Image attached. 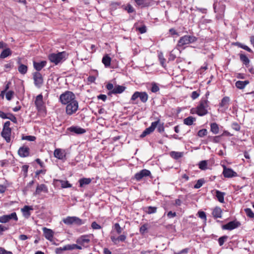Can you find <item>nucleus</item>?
Returning <instances> with one entry per match:
<instances>
[{
    "instance_id": "obj_21",
    "label": "nucleus",
    "mask_w": 254,
    "mask_h": 254,
    "mask_svg": "<svg viewBox=\"0 0 254 254\" xmlns=\"http://www.w3.org/2000/svg\"><path fill=\"white\" fill-rule=\"evenodd\" d=\"M47 62L42 61L40 62H33L34 68L37 70L36 72H39L44 67L46 66Z\"/></svg>"
},
{
    "instance_id": "obj_64",
    "label": "nucleus",
    "mask_w": 254,
    "mask_h": 254,
    "mask_svg": "<svg viewBox=\"0 0 254 254\" xmlns=\"http://www.w3.org/2000/svg\"><path fill=\"white\" fill-rule=\"evenodd\" d=\"M169 32H170V34H171L172 35H176L177 36H179V33L174 28H171L169 30Z\"/></svg>"
},
{
    "instance_id": "obj_9",
    "label": "nucleus",
    "mask_w": 254,
    "mask_h": 254,
    "mask_svg": "<svg viewBox=\"0 0 254 254\" xmlns=\"http://www.w3.org/2000/svg\"><path fill=\"white\" fill-rule=\"evenodd\" d=\"M33 78L35 86L37 88H40L44 82L43 77L41 73L39 72H33Z\"/></svg>"
},
{
    "instance_id": "obj_22",
    "label": "nucleus",
    "mask_w": 254,
    "mask_h": 254,
    "mask_svg": "<svg viewBox=\"0 0 254 254\" xmlns=\"http://www.w3.org/2000/svg\"><path fill=\"white\" fill-rule=\"evenodd\" d=\"M136 5L141 7H148L150 5L151 0H134Z\"/></svg>"
},
{
    "instance_id": "obj_16",
    "label": "nucleus",
    "mask_w": 254,
    "mask_h": 254,
    "mask_svg": "<svg viewBox=\"0 0 254 254\" xmlns=\"http://www.w3.org/2000/svg\"><path fill=\"white\" fill-rule=\"evenodd\" d=\"M54 156L60 160L65 159L66 154L65 151L60 148H57L54 152Z\"/></svg>"
},
{
    "instance_id": "obj_41",
    "label": "nucleus",
    "mask_w": 254,
    "mask_h": 254,
    "mask_svg": "<svg viewBox=\"0 0 254 254\" xmlns=\"http://www.w3.org/2000/svg\"><path fill=\"white\" fill-rule=\"evenodd\" d=\"M63 188H71L72 185L67 181L59 180Z\"/></svg>"
},
{
    "instance_id": "obj_6",
    "label": "nucleus",
    "mask_w": 254,
    "mask_h": 254,
    "mask_svg": "<svg viewBox=\"0 0 254 254\" xmlns=\"http://www.w3.org/2000/svg\"><path fill=\"white\" fill-rule=\"evenodd\" d=\"M138 98L142 103H145L148 100V95L146 92L136 91L132 95L130 100L132 101L133 103L137 104L138 100H137V99Z\"/></svg>"
},
{
    "instance_id": "obj_32",
    "label": "nucleus",
    "mask_w": 254,
    "mask_h": 254,
    "mask_svg": "<svg viewBox=\"0 0 254 254\" xmlns=\"http://www.w3.org/2000/svg\"><path fill=\"white\" fill-rule=\"evenodd\" d=\"M89 242L90 239L88 235L82 236L77 240V243L81 245H83L84 243H88Z\"/></svg>"
},
{
    "instance_id": "obj_5",
    "label": "nucleus",
    "mask_w": 254,
    "mask_h": 254,
    "mask_svg": "<svg viewBox=\"0 0 254 254\" xmlns=\"http://www.w3.org/2000/svg\"><path fill=\"white\" fill-rule=\"evenodd\" d=\"M197 40V38L194 36L186 35L180 38L177 46L178 47H183L186 45L194 43Z\"/></svg>"
},
{
    "instance_id": "obj_51",
    "label": "nucleus",
    "mask_w": 254,
    "mask_h": 254,
    "mask_svg": "<svg viewBox=\"0 0 254 254\" xmlns=\"http://www.w3.org/2000/svg\"><path fill=\"white\" fill-rule=\"evenodd\" d=\"M204 181L203 179L198 180L195 185L194 186L195 189L200 188L204 184Z\"/></svg>"
},
{
    "instance_id": "obj_11",
    "label": "nucleus",
    "mask_w": 254,
    "mask_h": 254,
    "mask_svg": "<svg viewBox=\"0 0 254 254\" xmlns=\"http://www.w3.org/2000/svg\"><path fill=\"white\" fill-rule=\"evenodd\" d=\"M241 223L239 221H233L223 225L222 228L223 230H232L239 227Z\"/></svg>"
},
{
    "instance_id": "obj_8",
    "label": "nucleus",
    "mask_w": 254,
    "mask_h": 254,
    "mask_svg": "<svg viewBox=\"0 0 254 254\" xmlns=\"http://www.w3.org/2000/svg\"><path fill=\"white\" fill-rule=\"evenodd\" d=\"M147 177H149L150 178H152L150 171L147 169H142L139 172L136 173L132 179L135 180L137 182H139Z\"/></svg>"
},
{
    "instance_id": "obj_7",
    "label": "nucleus",
    "mask_w": 254,
    "mask_h": 254,
    "mask_svg": "<svg viewBox=\"0 0 254 254\" xmlns=\"http://www.w3.org/2000/svg\"><path fill=\"white\" fill-rule=\"evenodd\" d=\"M78 109V103L75 100L66 104L65 112L67 115H72L76 113Z\"/></svg>"
},
{
    "instance_id": "obj_58",
    "label": "nucleus",
    "mask_w": 254,
    "mask_h": 254,
    "mask_svg": "<svg viewBox=\"0 0 254 254\" xmlns=\"http://www.w3.org/2000/svg\"><path fill=\"white\" fill-rule=\"evenodd\" d=\"M28 168L29 166L27 165H23L22 167V171L23 172L25 177L27 176Z\"/></svg>"
},
{
    "instance_id": "obj_56",
    "label": "nucleus",
    "mask_w": 254,
    "mask_h": 254,
    "mask_svg": "<svg viewBox=\"0 0 254 254\" xmlns=\"http://www.w3.org/2000/svg\"><path fill=\"white\" fill-rule=\"evenodd\" d=\"M125 10H126L129 13H132L135 11L134 8L130 4H128L126 6Z\"/></svg>"
},
{
    "instance_id": "obj_44",
    "label": "nucleus",
    "mask_w": 254,
    "mask_h": 254,
    "mask_svg": "<svg viewBox=\"0 0 254 254\" xmlns=\"http://www.w3.org/2000/svg\"><path fill=\"white\" fill-rule=\"evenodd\" d=\"M159 89L160 88L156 83L152 82L151 83V91L152 92L156 93L159 90Z\"/></svg>"
},
{
    "instance_id": "obj_28",
    "label": "nucleus",
    "mask_w": 254,
    "mask_h": 254,
    "mask_svg": "<svg viewBox=\"0 0 254 254\" xmlns=\"http://www.w3.org/2000/svg\"><path fill=\"white\" fill-rule=\"evenodd\" d=\"M102 62L106 67H109L111 64V58L107 54L103 57Z\"/></svg>"
},
{
    "instance_id": "obj_49",
    "label": "nucleus",
    "mask_w": 254,
    "mask_h": 254,
    "mask_svg": "<svg viewBox=\"0 0 254 254\" xmlns=\"http://www.w3.org/2000/svg\"><path fill=\"white\" fill-rule=\"evenodd\" d=\"M226 131H225L223 134H222L220 135H217L214 136V139H213V143H217L221 141L222 137L224 135V133H225Z\"/></svg>"
},
{
    "instance_id": "obj_63",
    "label": "nucleus",
    "mask_w": 254,
    "mask_h": 254,
    "mask_svg": "<svg viewBox=\"0 0 254 254\" xmlns=\"http://www.w3.org/2000/svg\"><path fill=\"white\" fill-rule=\"evenodd\" d=\"M115 86H114V85L111 83H108L106 85V88H107V89L108 90H109V91H112V90L114 89Z\"/></svg>"
},
{
    "instance_id": "obj_62",
    "label": "nucleus",
    "mask_w": 254,
    "mask_h": 254,
    "mask_svg": "<svg viewBox=\"0 0 254 254\" xmlns=\"http://www.w3.org/2000/svg\"><path fill=\"white\" fill-rule=\"evenodd\" d=\"M0 254H13L11 252L7 251L4 248L0 247Z\"/></svg>"
},
{
    "instance_id": "obj_53",
    "label": "nucleus",
    "mask_w": 254,
    "mask_h": 254,
    "mask_svg": "<svg viewBox=\"0 0 254 254\" xmlns=\"http://www.w3.org/2000/svg\"><path fill=\"white\" fill-rule=\"evenodd\" d=\"M14 92L13 91H9L6 93V98L7 100L10 101L13 95H14Z\"/></svg>"
},
{
    "instance_id": "obj_14",
    "label": "nucleus",
    "mask_w": 254,
    "mask_h": 254,
    "mask_svg": "<svg viewBox=\"0 0 254 254\" xmlns=\"http://www.w3.org/2000/svg\"><path fill=\"white\" fill-rule=\"evenodd\" d=\"M126 87L124 86L117 85L115 86L113 90L109 91L108 95L111 96L112 94H121L123 93L126 89Z\"/></svg>"
},
{
    "instance_id": "obj_23",
    "label": "nucleus",
    "mask_w": 254,
    "mask_h": 254,
    "mask_svg": "<svg viewBox=\"0 0 254 254\" xmlns=\"http://www.w3.org/2000/svg\"><path fill=\"white\" fill-rule=\"evenodd\" d=\"M230 101V98L228 96L223 97L221 102L219 103V107L220 108H223L225 109H228Z\"/></svg>"
},
{
    "instance_id": "obj_3",
    "label": "nucleus",
    "mask_w": 254,
    "mask_h": 254,
    "mask_svg": "<svg viewBox=\"0 0 254 254\" xmlns=\"http://www.w3.org/2000/svg\"><path fill=\"white\" fill-rule=\"evenodd\" d=\"M66 53L65 52H59L57 54L52 53L49 55L48 59L51 63L57 65L66 59Z\"/></svg>"
},
{
    "instance_id": "obj_25",
    "label": "nucleus",
    "mask_w": 254,
    "mask_h": 254,
    "mask_svg": "<svg viewBox=\"0 0 254 254\" xmlns=\"http://www.w3.org/2000/svg\"><path fill=\"white\" fill-rule=\"evenodd\" d=\"M92 180L90 178H83L78 180L79 187L84 188L86 185L90 184Z\"/></svg>"
},
{
    "instance_id": "obj_13",
    "label": "nucleus",
    "mask_w": 254,
    "mask_h": 254,
    "mask_svg": "<svg viewBox=\"0 0 254 254\" xmlns=\"http://www.w3.org/2000/svg\"><path fill=\"white\" fill-rule=\"evenodd\" d=\"M223 174L225 178H232L237 176L236 172H234L232 169L227 168L226 166H223Z\"/></svg>"
},
{
    "instance_id": "obj_15",
    "label": "nucleus",
    "mask_w": 254,
    "mask_h": 254,
    "mask_svg": "<svg viewBox=\"0 0 254 254\" xmlns=\"http://www.w3.org/2000/svg\"><path fill=\"white\" fill-rule=\"evenodd\" d=\"M43 231L45 238L49 241L52 242L54 234L53 231L46 227H44L43 228Z\"/></svg>"
},
{
    "instance_id": "obj_54",
    "label": "nucleus",
    "mask_w": 254,
    "mask_h": 254,
    "mask_svg": "<svg viewBox=\"0 0 254 254\" xmlns=\"http://www.w3.org/2000/svg\"><path fill=\"white\" fill-rule=\"evenodd\" d=\"M197 214L199 218L203 219L205 222L206 221V214L204 211H199Z\"/></svg>"
},
{
    "instance_id": "obj_27",
    "label": "nucleus",
    "mask_w": 254,
    "mask_h": 254,
    "mask_svg": "<svg viewBox=\"0 0 254 254\" xmlns=\"http://www.w3.org/2000/svg\"><path fill=\"white\" fill-rule=\"evenodd\" d=\"M222 211L221 208L219 207H216L213 210L212 215L214 217L221 218L222 217Z\"/></svg>"
},
{
    "instance_id": "obj_31",
    "label": "nucleus",
    "mask_w": 254,
    "mask_h": 254,
    "mask_svg": "<svg viewBox=\"0 0 254 254\" xmlns=\"http://www.w3.org/2000/svg\"><path fill=\"white\" fill-rule=\"evenodd\" d=\"M249 83V81L248 80L245 81H238L236 82L235 85L237 88L240 89H244L247 85Z\"/></svg>"
},
{
    "instance_id": "obj_18",
    "label": "nucleus",
    "mask_w": 254,
    "mask_h": 254,
    "mask_svg": "<svg viewBox=\"0 0 254 254\" xmlns=\"http://www.w3.org/2000/svg\"><path fill=\"white\" fill-rule=\"evenodd\" d=\"M67 130L77 134H83L86 132V130L85 129L77 126L70 127L67 128Z\"/></svg>"
},
{
    "instance_id": "obj_29",
    "label": "nucleus",
    "mask_w": 254,
    "mask_h": 254,
    "mask_svg": "<svg viewBox=\"0 0 254 254\" xmlns=\"http://www.w3.org/2000/svg\"><path fill=\"white\" fill-rule=\"evenodd\" d=\"M12 51L9 48H6L3 50L0 54V59H4L11 55Z\"/></svg>"
},
{
    "instance_id": "obj_57",
    "label": "nucleus",
    "mask_w": 254,
    "mask_h": 254,
    "mask_svg": "<svg viewBox=\"0 0 254 254\" xmlns=\"http://www.w3.org/2000/svg\"><path fill=\"white\" fill-rule=\"evenodd\" d=\"M64 250L65 251H71L74 250V244H68L64 247Z\"/></svg>"
},
{
    "instance_id": "obj_55",
    "label": "nucleus",
    "mask_w": 254,
    "mask_h": 254,
    "mask_svg": "<svg viewBox=\"0 0 254 254\" xmlns=\"http://www.w3.org/2000/svg\"><path fill=\"white\" fill-rule=\"evenodd\" d=\"M199 95L200 91H194L191 93L190 97L193 100H194L197 98L199 97Z\"/></svg>"
},
{
    "instance_id": "obj_10",
    "label": "nucleus",
    "mask_w": 254,
    "mask_h": 254,
    "mask_svg": "<svg viewBox=\"0 0 254 254\" xmlns=\"http://www.w3.org/2000/svg\"><path fill=\"white\" fill-rule=\"evenodd\" d=\"M11 219L15 221H18V217L16 212H14L8 215H4L0 216V222L2 223H7Z\"/></svg>"
},
{
    "instance_id": "obj_61",
    "label": "nucleus",
    "mask_w": 254,
    "mask_h": 254,
    "mask_svg": "<svg viewBox=\"0 0 254 254\" xmlns=\"http://www.w3.org/2000/svg\"><path fill=\"white\" fill-rule=\"evenodd\" d=\"M232 128L236 130L239 131L240 129V126L237 123H233L232 125Z\"/></svg>"
},
{
    "instance_id": "obj_26",
    "label": "nucleus",
    "mask_w": 254,
    "mask_h": 254,
    "mask_svg": "<svg viewBox=\"0 0 254 254\" xmlns=\"http://www.w3.org/2000/svg\"><path fill=\"white\" fill-rule=\"evenodd\" d=\"M144 212L148 214L155 213L157 212V207L155 206H146L143 208Z\"/></svg>"
},
{
    "instance_id": "obj_34",
    "label": "nucleus",
    "mask_w": 254,
    "mask_h": 254,
    "mask_svg": "<svg viewBox=\"0 0 254 254\" xmlns=\"http://www.w3.org/2000/svg\"><path fill=\"white\" fill-rule=\"evenodd\" d=\"M170 155L173 159L178 160L183 157V153L182 152L171 151L170 153Z\"/></svg>"
},
{
    "instance_id": "obj_47",
    "label": "nucleus",
    "mask_w": 254,
    "mask_h": 254,
    "mask_svg": "<svg viewBox=\"0 0 254 254\" xmlns=\"http://www.w3.org/2000/svg\"><path fill=\"white\" fill-rule=\"evenodd\" d=\"M207 133V130L205 128H203L199 130L197 132V135L200 137H202L206 135Z\"/></svg>"
},
{
    "instance_id": "obj_1",
    "label": "nucleus",
    "mask_w": 254,
    "mask_h": 254,
    "mask_svg": "<svg viewBox=\"0 0 254 254\" xmlns=\"http://www.w3.org/2000/svg\"><path fill=\"white\" fill-rule=\"evenodd\" d=\"M209 101L206 98H202L196 108L190 110L191 114H196L199 116H203L208 113Z\"/></svg>"
},
{
    "instance_id": "obj_50",
    "label": "nucleus",
    "mask_w": 254,
    "mask_h": 254,
    "mask_svg": "<svg viewBox=\"0 0 254 254\" xmlns=\"http://www.w3.org/2000/svg\"><path fill=\"white\" fill-rule=\"evenodd\" d=\"M22 140H26L30 141H33L35 140L36 137L34 136H32V135H26V136H23L22 137Z\"/></svg>"
},
{
    "instance_id": "obj_33",
    "label": "nucleus",
    "mask_w": 254,
    "mask_h": 254,
    "mask_svg": "<svg viewBox=\"0 0 254 254\" xmlns=\"http://www.w3.org/2000/svg\"><path fill=\"white\" fill-rule=\"evenodd\" d=\"M225 194V192H221L218 190H216V196L218 200L221 203H223L224 202V197Z\"/></svg>"
},
{
    "instance_id": "obj_46",
    "label": "nucleus",
    "mask_w": 254,
    "mask_h": 254,
    "mask_svg": "<svg viewBox=\"0 0 254 254\" xmlns=\"http://www.w3.org/2000/svg\"><path fill=\"white\" fill-rule=\"evenodd\" d=\"M207 163L206 161H201L199 163V168L201 170H205L207 168Z\"/></svg>"
},
{
    "instance_id": "obj_39",
    "label": "nucleus",
    "mask_w": 254,
    "mask_h": 254,
    "mask_svg": "<svg viewBox=\"0 0 254 254\" xmlns=\"http://www.w3.org/2000/svg\"><path fill=\"white\" fill-rule=\"evenodd\" d=\"M63 222L66 225L74 224V216H67L63 220Z\"/></svg>"
},
{
    "instance_id": "obj_45",
    "label": "nucleus",
    "mask_w": 254,
    "mask_h": 254,
    "mask_svg": "<svg viewBox=\"0 0 254 254\" xmlns=\"http://www.w3.org/2000/svg\"><path fill=\"white\" fill-rule=\"evenodd\" d=\"M227 236H223L218 239V243L220 246H222L228 239Z\"/></svg>"
},
{
    "instance_id": "obj_24",
    "label": "nucleus",
    "mask_w": 254,
    "mask_h": 254,
    "mask_svg": "<svg viewBox=\"0 0 254 254\" xmlns=\"http://www.w3.org/2000/svg\"><path fill=\"white\" fill-rule=\"evenodd\" d=\"M239 55L240 61L246 67H249L250 63V60L248 58V57L243 53H240Z\"/></svg>"
},
{
    "instance_id": "obj_42",
    "label": "nucleus",
    "mask_w": 254,
    "mask_h": 254,
    "mask_svg": "<svg viewBox=\"0 0 254 254\" xmlns=\"http://www.w3.org/2000/svg\"><path fill=\"white\" fill-rule=\"evenodd\" d=\"M247 216L251 218H254V213L251 208H247L244 209Z\"/></svg>"
},
{
    "instance_id": "obj_48",
    "label": "nucleus",
    "mask_w": 254,
    "mask_h": 254,
    "mask_svg": "<svg viewBox=\"0 0 254 254\" xmlns=\"http://www.w3.org/2000/svg\"><path fill=\"white\" fill-rule=\"evenodd\" d=\"M7 119L10 120L11 122L13 123L16 124L17 123V120L16 118L14 116V115H13L11 113H8L7 114Z\"/></svg>"
},
{
    "instance_id": "obj_59",
    "label": "nucleus",
    "mask_w": 254,
    "mask_h": 254,
    "mask_svg": "<svg viewBox=\"0 0 254 254\" xmlns=\"http://www.w3.org/2000/svg\"><path fill=\"white\" fill-rule=\"evenodd\" d=\"M91 228L93 229L98 230V229H100L101 228V227L100 225L97 224L96 223V222L94 221L91 224Z\"/></svg>"
},
{
    "instance_id": "obj_20",
    "label": "nucleus",
    "mask_w": 254,
    "mask_h": 254,
    "mask_svg": "<svg viewBox=\"0 0 254 254\" xmlns=\"http://www.w3.org/2000/svg\"><path fill=\"white\" fill-rule=\"evenodd\" d=\"M11 129L3 128L1 132V134L2 137H3L7 142L10 141V135H11Z\"/></svg>"
},
{
    "instance_id": "obj_4",
    "label": "nucleus",
    "mask_w": 254,
    "mask_h": 254,
    "mask_svg": "<svg viewBox=\"0 0 254 254\" xmlns=\"http://www.w3.org/2000/svg\"><path fill=\"white\" fill-rule=\"evenodd\" d=\"M75 100V95L72 92L69 91H65L60 96V101L62 104L64 105H66Z\"/></svg>"
},
{
    "instance_id": "obj_30",
    "label": "nucleus",
    "mask_w": 254,
    "mask_h": 254,
    "mask_svg": "<svg viewBox=\"0 0 254 254\" xmlns=\"http://www.w3.org/2000/svg\"><path fill=\"white\" fill-rule=\"evenodd\" d=\"M42 191H44L45 192H47L48 191L47 187L44 184H41L40 185L37 186L35 191V193L40 194Z\"/></svg>"
},
{
    "instance_id": "obj_52",
    "label": "nucleus",
    "mask_w": 254,
    "mask_h": 254,
    "mask_svg": "<svg viewBox=\"0 0 254 254\" xmlns=\"http://www.w3.org/2000/svg\"><path fill=\"white\" fill-rule=\"evenodd\" d=\"M114 230H116L118 234H120L122 232V228L120 227L119 223H115L114 225Z\"/></svg>"
},
{
    "instance_id": "obj_35",
    "label": "nucleus",
    "mask_w": 254,
    "mask_h": 254,
    "mask_svg": "<svg viewBox=\"0 0 254 254\" xmlns=\"http://www.w3.org/2000/svg\"><path fill=\"white\" fill-rule=\"evenodd\" d=\"M138 23H136L134 24V27L136 29V31H138L140 34L145 33L146 31V27L145 25H142L141 26H138Z\"/></svg>"
},
{
    "instance_id": "obj_17",
    "label": "nucleus",
    "mask_w": 254,
    "mask_h": 254,
    "mask_svg": "<svg viewBox=\"0 0 254 254\" xmlns=\"http://www.w3.org/2000/svg\"><path fill=\"white\" fill-rule=\"evenodd\" d=\"M35 105L38 110H41L44 106V102L43 100V95L40 94L37 96L35 101Z\"/></svg>"
},
{
    "instance_id": "obj_19",
    "label": "nucleus",
    "mask_w": 254,
    "mask_h": 254,
    "mask_svg": "<svg viewBox=\"0 0 254 254\" xmlns=\"http://www.w3.org/2000/svg\"><path fill=\"white\" fill-rule=\"evenodd\" d=\"M33 210V208L32 206L25 205L21 208V212L25 218H28L31 215L30 211Z\"/></svg>"
},
{
    "instance_id": "obj_43",
    "label": "nucleus",
    "mask_w": 254,
    "mask_h": 254,
    "mask_svg": "<svg viewBox=\"0 0 254 254\" xmlns=\"http://www.w3.org/2000/svg\"><path fill=\"white\" fill-rule=\"evenodd\" d=\"M158 58H159V60L160 61V64H161V65L163 67H165L166 59L164 58L163 55L162 53H160L158 55Z\"/></svg>"
},
{
    "instance_id": "obj_12",
    "label": "nucleus",
    "mask_w": 254,
    "mask_h": 254,
    "mask_svg": "<svg viewBox=\"0 0 254 254\" xmlns=\"http://www.w3.org/2000/svg\"><path fill=\"white\" fill-rule=\"evenodd\" d=\"M17 153L21 157H27L29 156L30 148L28 146L23 145L19 148Z\"/></svg>"
},
{
    "instance_id": "obj_60",
    "label": "nucleus",
    "mask_w": 254,
    "mask_h": 254,
    "mask_svg": "<svg viewBox=\"0 0 254 254\" xmlns=\"http://www.w3.org/2000/svg\"><path fill=\"white\" fill-rule=\"evenodd\" d=\"M65 250H64V247H60V248H57L55 249V253L56 254H63L64 253V252L65 251Z\"/></svg>"
},
{
    "instance_id": "obj_36",
    "label": "nucleus",
    "mask_w": 254,
    "mask_h": 254,
    "mask_svg": "<svg viewBox=\"0 0 254 254\" xmlns=\"http://www.w3.org/2000/svg\"><path fill=\"white\" fill-rule=\"evenodd\" d=\"M210 131L214 134H217L219 131L218 125L216 123H213L210 124Z\"/></svg>"
},
{
    "instance_id": "obj_37",
    "label": "nucleus",
    "mask_w": 254,
    "mask_h": 254,
    "mask_svg": "<svg viewBox=\"0 0 254 254\" xmlns=\"http://www.w3.org/2000/svg\"><path fill=\"white\" fill-rule=\"evenodd\" d=\"M196 119L192 116H189L184 120V124L187 126L192 125Z\"/></svg>"
},
{
    "instance_id": "obj_38",
    "label": "nucleus",
    "mask_w": 254,
    "mask_h": 254,
    "mask_svg": "<svg viewBox=\"0 0 254 254\" xmlns=\"http://www.w3.org/2000/svg\"><path fill=\"white\" fill-rule=\"evenodd\" d=\"M27 66L22 64H20L18 67V70L21 74H25L27 72Z\"/></svg>"
},
{
    "instance_id": "obj_40",
    "label": "nucleus",
    "mask_w": 254,
    "mask_h": 254,
    "mask_svg": "<svg viewBox=\"0 0 254 254\" xmlns=\"http://www.w3.org/2000/svg\"><path fill=\"white\" fill-rule=\"evenodd\" d=\"M85 223V220H82L79 217L74 216V224L80 226Z\"/></svg>"
},
{
    "instance_id": "obj_2",
    "label": "nucleus",
    "mask_w": 254,
    "mask_h": 254,
    "mask_svg": "<svg viewBox=\"0 0 254 254\" xmlns=\"http://www.w3.org/2000/svg\"><path fill=\"white\" fill-rule=\"evenodd\" d=\"M160 119H158L157 121L152 122L151 123V126L146 128L140 135L141 137H144L146 135L151 133L155 129V128L158 126L157 130L159 132H162L164 131V127L163 126V124H160Z\"/></svg>"
}]
</instances>
